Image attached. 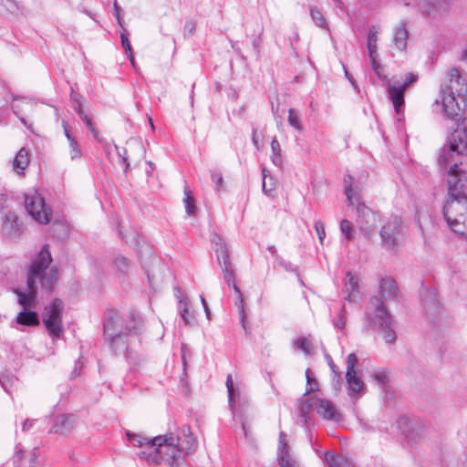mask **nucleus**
Returning <instances> with one entry per match:
<instances>
[{"label": "nucleus", "instance_id": "obj_47", "mask_svg": "<svg viewBox=\"0 0 467 467\" xmlns=\"http://www.w3.org/2000/svg\"><path fill=\"white\" fill-rule=\"evenodd\" d=\"M211 178L216 183L217 190H219V188L221 187V185L223 183V175H222V173H220V172H218L216 171H211Z\"/></svg>", "mask_w": 467, "mask_h": 467}, {"label": "nucleus", "instance_id": "obj_6", "mask_svg": "<svg viewBox=\"0 0 467 467\" xmlns=\"http://www.w3.org/2000/svg\"><path fill=\"white\" fill-rule=\"evenodd\" d=\"M213 244L214 245V251L216 253L218 264L223 273V277L225 282L228 285H232L234 292L237 294L238 301H239V316L240 321L242 323L243 327L245 329V310L244 306L243 295L237 286L234 279V274L233 271L232 264L230 262V255L228 253V249L226 244L223 242L222 237L217 234H213L211 239Z\"/></svg>", "mask_w": 467, "mask_h": 467}, {"label": "nucleus", "instance_id": "obj_17", "mask_svg": "<svg viewBox=\"0 0 467 467\" xmlns=\"http://www.w3.org/2000/svg\"><path fill=\"white\" fill-rule=\"evenodd\" d=\"M451 143L459 151L467 155V119H463L457 129L449 137Z\"/></svg>", "mask_w": 467, "mask_h": 467}, {"label": "nucleus", "instance_id": "obj_27", "mask_svg": "<svg viewBox=\"0 0 467 467\" xmlns=\"http://www.w3.org/2000/svg\"><path fill=\"white\" fill-rule=\"evenodd\" d=\"M323 460L329 467H353L347 459H343L330 451L325 452Z\"/></svg>", "mask_w": 467, "mask_h": 467}, {"label": "nucleus", "instance_id": "obj_52", "mask_svg": "<svg viewBox=\"0 0 467 467\" xmlns=\"http://www.w3.org/2000/svg\"><path fill=\"white\" fill-rule=\"evenodd\" d=\"M327 359H328V365L331 368V370L333 371V373H335V376L338 378V379H340V374L339 372L337 371V366L334 364V362L332 361L331 358L330 357H327Z\"/></svg>", "mask_w": 467, "mask_h": 467}, {"label": "nucleus", "instance_id": "obj_3", "mask_svg": "<svg viewBox=\"0 0 467 467\" xmlns=\"http://www.w3.org/2000/svg\"><path fill=\"white\" fill-rule=\"evenodd\" d=\"M161 462H167L170 467H184L179 437L169 433L148 441V464Z\"/></svg>", "mask_w": 467, "mask_h": 467}, {"label": "nucleus", "instance_id": "obj_24", "mask_svg": "<svg viewBox=\"0 0 467 467\" xmlns=\"http://www.w3.org/2000/svg\"><path fill=\"white\" fill-rule=\"evenodd\" d=\"M408 31L404 25H400L394 29L393 42L399 50H404L407 47Z\"/></svg>", "mask_w": 467, "mask_h": 467}, {"label": "nucleus", "instance_id": "obj_5", "mask_svg": "<svg viewBox=\"0 0 467 467\" xmlns=\"http://www.w3.org/2000/svg\"><path fill=\"white\" fill-rule=\"evenodd\" d=\"M366 320L368 327L378 329L386 343L391 344L396 340V334L392 328V317L381 299L376 296L370 298Z\"/></svg>", "mask_w": 467, "mask_h": 467}, {"label": "nucleus", "instance_id": "obj_31", "mask_svg": "<svg viewBox=\"0 0 467 467\" xmlns=\"http://www.w3.org/2000/svg\"><path fill=\"white\" fill-rule=\"evenodd\" d=\"M290 454V449L287 443V436L284 431L279 433L278 439V457Z\"/></svg>", "mask_w": 467, "mask_h": 467}, {"label": "nucleus", "instance_id": "obj_43", "mask_svg": "<svg viewBox=\"0 0 467 467\" xmlns=\"http://www.w3.org/2000/svg\"><path fill=\"white\" fill-rule=\"evenodd\" d=\"M372 377L381 386H384L389 380V377L384 370L375 371Z\"/></svg>", "mask_w": 467, "mask_h": 467}, {"label": "nucleus", "instance_id": "obj_38", "mask_svg": "<svg viewBox=\"0 0 467 467\" xmlns=\"http://www.w3.org/2000/svg\"><path fill=\"white\" fill-rule=\"evenodd\" d=\"M126 436H127L128 440L130 441V442L132 444V446L138 447V448H141L143 446L145 439L141 435H139L130 431H128L126 432Z\"/></svg>", "mask_w": 467, "mask_h": 467}, {"label": "nucleus", "instance_id": "obj_58", "mask_svg": "<svg viewBox=\"0 0 467 467\" xmlns=\"http://www.w3.org/2000/svg\"><path fill=\"white\" fill-rule=\"evenodd\" d=\"M32 425V421L29 420H26L25 422L23 423V430L26 431L29 428V426Z\"/></svg>", "mask_w": 467, "mask_h": 467}, {"label": "nucleus", "instance_id": "obj_11", "mask_svg": "<svg viewBox=\"0 0 467 467\" xmlns=\"http://www.w3.org/2000/svg\"><path fill=\"white\" fill-rule=\"evenodd\" d=\"M63 310V302L59 299L54 300L43 312V323L53 339L59 338L63 333L61 314Z\"/></svg>", "mask_w": 467, "mask_h": 467}, {"label": "nucleus", "instance_id": "obj_9", "mask_svg": "<svg viewBox=\"0 0 467 467\" xmlns=\"http://www.w3.org/2000/svg\"><path fill=\"white\" fill-rule=\"evenodd\" d=\"M25 207L28 214L37 223L47 224L50 222L52 212L36 191L31 190L25 194Z\"/></svg>", "mask_w": 467, "mask_h": 467}, {"label": "nucleus", "instance_id": "obj_45", "mask_svg": "<svg viewBox=\"0 0 467 467\" xmlns=\"http://www.w3.org/2000/svg\"><path fill=\"white\" fill-rule=\"evenodd\" d=\"M115 266L121 272H125L129 267V261L124 256H118L114 261Z\"/></svg>", "mask_w": 467, "mask_h": 467}, {"label": "nucleus", "instance_id": "obj_35", "mask_svg": "<svg viewBox=\"0 0 467 467\" xmlns=\"http://www.w3.org/2000/svg\"><path fill=\"white\" fill-rule=\"evenodd\" d=\"M268 171H266L265 168L263 169V185H262V188H263V191L266 194H270L274 190H275V182H274V179L272 177H269L268 179V182H267V178H268Z\"/></svg>", "mask_w": 467, "mask_h": 467}, {"label": "nucleus", "instance_id": "obj_12", "mask_svg": "<svg viewBox=\"0 0 467 467\" xmlns=\"http://www.w3.org/2000/svg\"><path fill=\"white\" fill-rule=\"evenodd\" d=\"M353 206H356L357 211L356 224L364 237L369 239L377 227L379 216L359 200Z\"/></svg>", "mask_w": 467, "mask_h": 467}, {"label": "nucleus", "instance_id": "obj_16", "mask_svg": "<svg viewBox=\"0 0 467 467\" xmlns=\"http://www.w3.org/2000/svg\"><path fill=\"white\" fill-rule=\"evenodd\" d=\"M397 426L408 442H415L420 438V425L409 418H399Z\"/></svg>", "mask_w": 467, "mask_h": 467}, {"label": "nucleus", "instance_id": "obj_13", "mask_svg": "<svg viewBox=\"0 0 467 467\" xmlns=\"http://www.w3.org/2000/svg\"><path fill=\"white\" fill-rule=\"evenodd\" d=\"M418 76L413 73H408L405 80L400 81L392 78L388 82V93L397 114H400L404 105V91L411 84L416 82Z\"/></svg>", "mask_w": 467, "mask_h": 467}, {"label": "nucleus", "instance_id": "obj_61", "mask_svg": "<svg viewBox=\"0 0 467 467\" xmlns=\"http://www.w3.org/2000/svg\"><path fill=\"white\" fill-rule=\"evenodd\" d=\"M36 457V452H33L32 453V458L30 460V465L31 467H36V462H35V458Z\"/></svg>", "mask_w": 467, "mask_h": 467}, {"label": "nucleus", "instance_id": "obj_19", "mask_svg": "<svg viewBox=\"0 0 467 467\" xmlns=\"http://www.w3.org/2000/svg\"><path fill=\"white\" fill-rule=\"evenodd\" d=\"M2 231L6 236L11 238L17 237L21 234V223L16 214L9 213L5 216L2 224Z\"/></svg>", "mask_w": 467, "mask_h": 467}, {"label": "nucleus", "instance_id": "obj_62", "mask_svg": "<svg viewBox=\"0 0 467 467\" xmlns=\"http://www.w3.org/2000/svg\"><path fill=\"white\" fill-rule=\"evenodd\" d=\"M13 109H14V112L18 115L19 114V110H20V105L19 104H14L13 105Z\"/></svg>", "mask_w": 467, "mask_h": 467}, {"label": "nucleus", "instance_id": "obj_21", "mask_svg": "<svg viewBox=\"0 0 467 467\" xmlns=\"http://www.w3.org/2000/svg\"><path fill=\"white\" fill-rule=\"evenodd\" d=\"M379 295L385 300L396 298L398 287L395 281L390 277L382 278L379 283Z\"/></svg>", "mask_w": 467, "mask_h": 467}, {"label": "nucleus", "instance_id": "obj_50", "mask_svg": "<svg viewBox=\"0 0 467 467\" xmlns=\"http://www.w3.org/2000/svg\"><path fill=\"white\" fill-rule=\"evenodd\" d=\"M115 149L117 150V153H118V161L120 164L124 165L125 166V170L128 168V164L126 163V157L123 155L125 153V150L124 149H120L119 147L118 146H115Z\"/></svg>", "mask_w": 467, "mask_h": 467}, {"label": "nucleus", "instance_id": "obj_57", "mask_svg": "<svg viewBox=\"0 0 467 467\" xmlns=\"http://www.w3.org/2000/svg\"><path fill=\"white\" fill-rule=\"evenodd\" d=\"M462 467H467V448L463 452V458L462 460Z\"/></svg>", "mask_w": 467, "mask_h": 467}, {"label": "nucleus", "instance_id": "obj_32", "mask_svg": "<svg viewBox=\"0 0 467 467\" xmlns=\"http://www.w3.org/2000/svg\"><path fill=\"white\" fill-rule=\"evenodd\" d=\"M184 205H185V211L187 213L188 215H193L195 213V211H196V207L194 205V199L193 197L191 195V192L189 191L188 188H185L184 189Z\"/></svg>", "mask_w": 467, "mask_h": 467}, {"label": "nucleus", "instance_id": "obj_15", "mask_svg": "<svg viewBox=\"0 0 467 467\" xmlns=\"http://www.w3.org/2000/svg\"><path fill=\"white\" fill-rule=\"evenodd\" d=\"M174 296L178 303V312L187 326H192L195 322V317L191 311V302L189 298L182 293L179 286L173 288Z\"/></svg>", "mask_w": 467, "mask_h": 467}, {"label": "nucleus", "instance_id": "obj_25", "mask_svg": "<svg viewBox=\"0 0 467 467\" xmlns=\"http://www.w3.org/2000/svg\"><path fill=\"white\" fill-rule=\"evenodd\" d=\"M348 281L345 284V289L348 292V296L346 299L348 301H356L358 295V278L351 275V273L347 274Z\"/></svg>", "mask_w": 467, "mask_h": 467}, {"label": "nucleus", "instance_id": "obj_2", "mask_svg": "<svg viewBox=\"0 0 467 467\" xmlns=\"http://www.w3.org/2000/svg\"><path fill=\"white\" fill-rule=\"evenodd\" d=\"M466 79L457 68H451L441 84L440 93L432 104V110L446 119L460 117L465 107Z\"/></svg>", "mask_w": 467, "mask_h": 467}, {"label": "nucleus", "instance_id": "obj_20", "mask_svg": "<svg viewBox=\"0 0 467 467\" xmlns=\"http://www.w3.org/2000/svg\"><path fill=\"white\" fill-rule=\"evenodd\" d=\"M76 425V419L73 415H60L57 418L51 431L60 434L70 433Z\"/></svg>", "mask_w": 467, "mask_h": 467}, {"label": "nucleus", "instance_id": "obj_22", "mask_svg": "<svg viewBox=\"0 0 467 467\" xmlns=\"http://www.w3.org/2000/svg\"><path fill=\"white\" fill-rule=\"evenodd\" d=\"M30 162L29 150L25 147L21 148L13 161V170L17 174L24 173Z\"/></svg>", "mask_w": 467, "mask_h": 467}, {"label": "nucleus", "instance_id": "obj_7", "mask_svg": "<svg viewBox=\"0 0 467 467\" xmlns=\"http://www.w3.org/2000/svg\"><path fill=\"white\" fill-rule=\"evenodd\" d=\"M462 155H465L463 152L459 151L450 140L448 144L444 145L438 156V164L440 169L443 170L449 167L448 171V190L451 189V184L453 182L454 187H460L461 184L467 186V172L462 170L459 164H461L460 158Z\"/></svg>", "mask_w": 467, "mask_h": 467}, {"label": "nucleus", "instance_id": "obj_14", "mask_svg": "<svg viewBox=\"0 0 467 467\" xmlns=\"http://www.w3.org/2000/svg\"><path fill=\"white\" fill-rule=\"evenodd\" d=\"M347 364L346 379L349 395L353 397L363 394L366 387L363 380L357 376L358 358L354 353L348 356Z\"/></svg>", "mask_w": 467, "mask_h": 467}, {"label": "nucleus", "instance_id": "obj_28", "mask_svg": "<svg viewBox=\"0 0 467 467\" xmlns=\"http://www.w3.org/2000/svg\"><path fill=\"white\" fill-rule=\"evenodd\" d=\"M17 323L25 326H34L38 324V317L36 312L23 311L16 317Z\"/></svg>", "mask_w": 467, "mask_h": 467}, {"label": "nucleus", "instance_id": "obj_4", "mask_svg": "<svg viewBox=\"0 0 467 467\" xmlns=\"http://www.w3.org/2000/svg\"><path fill=\"white\" fill-rule=\"evenodd\" d=\"M451 185L449 199L443 207V215L454 233L467 236V195L465 193L467 186L465 184H461L460 187Z\"/></svg>", "mask_w": 467, "mask_h": 467}, {"label": "nucleus", "instance_id": "obj_56", "mask_svg": "<svg viewBox=\"0 0 467 467\" xmlns=\"http://www.w3.org/2000/svg\"><path fill=\"white\" fill-rule=\"evenodd\" d=\"M195 29V25L192 22H189L185 24V30H188L190 34H192V32Z\"/></svg>", "mask_w": 467, "mask_h": 467}, {"label": "nucleus", "instance_id": "obj_34", "mask_svg": "<svg viewBox=\"0 0 467 467\" xmlns=\"http://www.w3.org/2000/svg\"><path fill=\"white\" fill-rule=\"evenodd\" d=\"M288 123L290 126H292L294 129H296L298 131H301L303 130L300 117L296 113V111L293 109H290L288 110Z\"/></svg>", "mask_w": 467, "mask_h": 467}, {"label": "nucleus", "instance_id": "obj_41", "mask_svg": "<svg viewBox=\"0 0 467 467\" xmlns=\"http://www.w3.org/2000/svg\"><path fill=\"white\" fill-rule=\"evenodd\" d=\"M120 38H121L122 47L125 49L126 53H129L130 62H131L133 67L135 68V63H134L132 54H131V47H130V41L128 39V36L124 32H122L120 34Z\"/></svg>", "mask_w": 467, "mask_h": 467}, {"label": "nucleus", "instance_id": "obj_49", "mask_svg": "<svg viewBox=\"0 0 467 467\" xmlns=\"http://www.w3.org/2000/svg\"><path fill=\"white\" fill-rule=\"evenodd\" d=\"M312 404L309 402V400H302L299 404V410L302 413L303 416H305L306 413H308L311 410Z\"/></svg>", "mask_w": 467, "mask_h": 467}, {"label": "nucleus", "instance_id": "obj_42", "mask_svg": "<svg viewBox=\"0 0 467 467\" xmlns=\"http://www.w3.org/2000/svg\"><path fill=\"white\" fill-rule=\"evenodd\" d=\"M226 388L228 392V399H229V406L232 409L233 408V401H234V382L232 379V375L229 374L226 379Z\"/></svg>", "mask_w": 467, "mask_h": 467}, {"label": "nucleus", "instance_id": "obj_10", "mask_svg": "<svg viewBox=\"0 0 467 467\" xmlns=\"http://www.w3.org/2000/svg\"><path fill=\"white\" fill-rule=\"evenodd\" d=\"M404 225L400 217H389L379 231L381 244L387 250H394L400 244Z\"/></svg>", "mask_w": 467, "mask_h": 467}, {"label": "nucleus", "instance_id": "obj_18", "mask_svg": "<svg viewBox=\"0 0 467 467\" xmlns=\"http://www.w3.org/2000/svg\"><path fill=\"white\" fill-rule=\"evenodd\" d=\"M316 409L317 414L324 420L338 421L342 418L334 404L327 400H317Z\"/></svg>", "mask_w": 467, "mask_h": 467}, {"label": "nucleus", "instance_id": "obj_40", "mask_svg": "<svg viewBox=\"0 0 467 467\" xmlns=\"http://www.w3.org/2000/svg\"><path fill=\"white\" fill-rule=\"evenodd\" d=\"M306 389L305 395H307V394L315 391L317 389V383L312 378L311 371L309 368H307L306 370Z\"/></svg>", "mask_w": 467, "mask_h": 467}, {"label": "nucleus", "instance_id": "obj_60", "mask_svg": "<svg viewBox=\"0 0 467 467\" xmlns=\"http://www.w3.org/2000/svg\"><path fill=\"white\" fill-rule=\"evenodd\" d=\"M345 75L347 77V78L350 81V83L356 87V83H355V80L349 76L348 72L345 69Z\"/></svg>", "mask_w": 467, "mask_h": 467}, {"label": "nucleus", "instance_id": "obj_54", "mask_svg": "<svg viewBox=\"0 0 467 467\" xmlns=\"http://www.w3.org/2000/svg\"><path fill=\"white\" fill-rule=\"evenodd\" d=\"M148 283L151 286L153 293H157L159 291V289H160L159 284L154 283L153 280L151 279V277H150L149 275H148Z\"/></svg>", "mask_w": 467, "mask_h": 467}, {"label": "nucleus", "instance_id": "obj_33", "mask_svg": "<svg viewBox=\"0 0 467 467\" xmlns=\"http://www.w3.org/2000/svg\"><path fill=\"white\" fill-rule=\"evenodd\" d=\"M310 15H311L312 20L315 22V24L317 26H319L321 28L328 29L326 20L319 10H317V8L311 7Z\"/></svg>", "mask_w": 467, "mask_h": 467}, {"label": "nucleus", "instance_id": "obj_30", "mask_svg": "<svg viewBox=\"0 0 467 467\" xmlns=\"http://www.w3.org/2000/svg\"><path fill=\"white\" fill-rule=\"evenodd\" d=\"M340 232L344 234L347 241H351L354 237V228L350 221L343 219L340 222Z\"/></svg>", "mask_w": 467, "mask_h": 467}, {"label": "nucleus", "instance_id": "obj_44", "mask_svg": "<svg viewBox=\"0 0 467 467\" xmlns=\"http://www.w3.org/2000/svg\"><path fill=\"white\" fill-rule=\"evenodd\" d=\"M315 230L317 232L320 244H323L326 236L324 223L321 221H317L315 223Z\"/></svg>", "mask_w": 467, "mask_h": 467}, {"label": "nucleus", "instance_id": "obj_1", "mask_svg": "<svg viewBox=\"0 0 467 467\" xmlns=\"http://www.w3.org/2000/svg\"><path fill=\"white\" fill-rule=\"evenodd\" d=\"M57 280V270L52 265L51 254L48 245L45 244L40 252L32 257L26 274V282L14 289L17 296L19 305L25 309L34 307L37 285L44 290L50 291Z\"/></svg>", "mask_w": 467, "mask_h": 467}, {"label": "nucleus", "instance_id": "obj_23", "mask_svg": "<svg viewBox=\"0 0 467 467\" xmlns=\"http://www.w3.org/2000/svg\"><path fill=\"white\" fill-rule=\"evenodd\" d=\"M62 125H63L65 135H66V137L68 140V144H69L70 159L72 161L80 159L81 155H82L81 150H80L77 140H75V138L69 133V130L67 129V123L66 121H63Z\"/></svg>", "mask_w": 467, "mask_h": 467}, {"label": "nucleus", "instance_id": "obj_37", "mask_svg": "<svg viewBox=\"0 0 467 467\" xmlns=\"http://www.w3.org/2000/svg\"><path fill=\"white\" fill-rule=\"evenodd\" d=\"M370 58V63H371V67H372V70L374 71V73L379 77V78H385L382 73H383V67L380 63V60L379 58V54H376V55H373V57H369Z\"/></svg>", "mask_w": 467, "mask_h": 467}, {"label": "nucleus", "instance_id": "obj_59", "mask_svg": "<svg viewBox=\"0 0 467 467\" xmlns=\"http://www.w3.org/2000/svg\"><path fill=\"white\" fill-rule=\"evenodd\" d=\"M77 111L81 119L83 118V115H86L80 104H78Z\"/></svg>", "mask_w": 467, "mask_h": 467}, {"label": "nucleus", "instance_id": "obj_51", "mask_svg": "<svg viewBox=\"0 0 467 467\" xmlns=\"http://www.w3.org/2000/svg\"><path fill=\"white\" fill-rule=\"evenodd\" d=\"M271 149H272L273 153L277 154V155L280 154L281 148H280V144L276 139H274L271 141Z\"/></svg>", "mask_w": 467, "mask_h": 467}, {"label": "nucleus", "instance_id": "obj_8", "mask_svg": "<svg viewBox=\"0 0 467 467\" xmlns=\"http://www.w3.org/2000/svg\"><path fill=\"white\" fill-rule=\"evenodd\" d=\"M128 318L133 323L132 326L127 325L125 331L122 329V325L119 320L110 318L104 324V337L105 340L109 343L114 350H119L120 347H124V336L128 333H137V328L142 327V320L139 319L138 314L135 311L129 313Z\"/></svg>", "mask_w": 467, "mask_h": 467}, {"label": "nucleus", "instance_id": "obj_53", "mask_svg": "<svg viewBox=\"0 0 467 467\" xmlns=\"http://www.w3.org/2000/svg\"><path fill=\"white\" fill-rule=\"evenodd\" d=\"M181 351H182V361L183 364V368L185 369L186 368V354H187V347L185 344H182Z\"/></svg>", "mask_w": 467, "mask_h": 467}, {"label": "nucleus", "instance_id": "obj_26", "mask_svg": "<svg viewBox=\"0 0 467 467\" xmlns=\"http://www.w3.org/2000/svg\"><path fill=\"white\" fill-rule=\"evenodd\" d=\"M353 177L350 175H347L344 178L345 190L344 192L346 194L347 200L349 204L354 205L355 202L359 200V192L358 190L352 187Z\"/></svg>", "mask_w": 467, "mask_h": 467}, {"label": "nucleus", "instance_id": "obj_29", "mask_svg": "<svg viewBox=\"0 0 467 467\" xmlns=\"http://www.w3.org/2000/svg\"><path fill=\"white\" fill-rule=\"evenodd\" d=\"M378 30L375 26H372L369 29L368 40H367V47L368 50V56L373 57V55L378 54Z\"/></svg>", "mask_w": 467, "mask_h": 467}, {"label": "nucleus", "instance_id": "obj_39", "mask_svg": "<svg viewBox=\"0 0 467 467\" xmlns=\"http://www.w3.org/2000/svg\"><path fill=\"white\" fill-rule=\"evenodd\" d=\"M278 462L280 467H301L300 464L292 457L291 454L279 456Z\"/></svg>", "mask_w": 467, "mask_h": 467}, {"label": "nucleus", "instance_id": "obj_48", "mask_svg": "<svg viewBox=\"0 0 467 467\" xmlns=\"http://www.w3.org/2000/svg\"><path fill=\"white\" fill-rule=\"evenodd\" d=\"M82 119L85 121L87 127L88 128V130L92 133V135L97 138L98 131L94 128L91 119L88 115H83Z\"/></svg>", "mask_w": 467, "mask_h": 467}, {"label": "nucleus", "instance_id": "obj_64", "mask_svg": "<svg viewBox=\"0 0 467 467\" xmlns=\"http://www.w3.org/2000/svg\"><path fill=\"white\" fill-rule=\"evenodd\" d=\"M204 311H205V314H206V317L208 319H210V309H209V306H206V307H203Z\"/></svg>", "mask_w": 467, "mask_h": 467}, {"label": "nucleus", "instance_id": "obj_36", "mask_svg": "<svg viewBox=\"0 0 467 467\" xmlns=\"http://www.w3.org/2000/svg\"><path fill=\"white\" fill-rule=\"evenodd\" d=\"M296 347L306 354L312 353V344L309 338L301 337L296 341Z\"/></svg>", "mask_w": 467, "mask_h": 467}, {"label": "nucleus", "instance_id": "obj_46", "mask_svg": "<svg viewBox=\"0 0 467 467\" xmlns=\"http://www.w3.org/2000/svg\"><path fill=\"white\" fill-rule=\"evenodd\" d=\"M334 326L340 330L344 329V327L346 326V317H345L344 307H342V309H341L339 317L337 320H334Z\"/></svg>", "mask_w": 467, "mask_h": 467}, {"label": "nucleus", "instance_id": "obj_63", "mask_svg": "<svg viewBox=\"0 0 467 467\" xmlns=\"http://www.w3.org/2000/svg\"><path fill=\"white\" fill-rule=\"evenodd\" d=\"M200 299H201V302H202V306H203V307H206V306H208V304H207V302H206V300H205L204 296H200Z\"/></svg>", "mask_w": 467, "mask_h": 467}, {"label": "nucleus", "instance_id": "obj_55", "mask_svg": "<svg viewBox=\"0 0 467 467\" xmlns=\"http://www.w3.org/2000/svg\"><path fill=\"white\" fill-rule=\"evenodd\" d=\"M272 161L275 165H279L281 163V155L273 153Z\"/></svg>", "mask_w": 467, "mask_h": 467}]
</instances>
